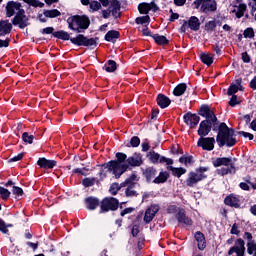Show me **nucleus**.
<instances>
[{"mask_svg": "<svg viewBox=\"0 0 256 256\" xmlns=\"http://www.w3.org/2000/svg\"><path fill=\"white\" fill-rule=\"evenodd\" d=\"M198 147H202L204 151H213L215 149V138L208 137V138H199L197 142Z\"/></svg>", "mask_w": 256, "mask_h": 256, "instance_id": "nucleus-13", "label": "nucleus"}, {"mask_svg": "<svg viewBox=\"0 0 256 256\" xmlns=\"http://www.w3.org/2000/svg\"><path fill=\"white\" fill-rule=\"evenodd\" d=\"M53 31H55L53 27H47L42 29L41 33L42 35H51V33L53 34Z\"/></svg>", "mask_w": 256, "mask_h": 256, "instance_id": "nucleus-63", "label": "nucleus"}, {"mask_svg": "<svg viewBox=\"0 0 256 256\" xmlns=\"http://www.w3.org/2000/svg\"><path fill=\"white\" fill-rule=\"evenodd\" d=\"M12 24L18 25L20 29H25L29 25V18L25 15V11H20V14H16L12 19Z\"/></svg>", "mask_w": 256, "mask_h": 256, "instance_id": "nucleus-14", "label": "nucleus"}, {"mask_svg": "<svg viewBox=\"0 0 256 256\" xmlns=\"http://www.w3.org/2000/svg\"><path fill=\"white\" fill-rule=\"evenodd\" d=\"M107 41H113L114 39H119V32L116 30H110L105 35Z\"/></svg>", "mask_w": 256, "mask_h": 256, "instance_id": "nucleus-41", "label": "nucleus"}, {"mask_svg": "<svg viewBox=\"0 0 256 256\" xmlns=\"http://www.w3.org/2000/svg\"><path fill=\"white\" fill-rule=\"evenodd\" d=\"M215 27H217V23L215 21H209L205 25L206 31H215Z\"/></svg>", "mask_w": 256, "mask_h": 256, "instance_id": "nucleus-53", "label": "nucleus"}, {"mask_svg": "<svg viewBox=\"0 0 256 256\" xmlns=\"http://www.w3.org/2000/svg\"><path fill=\"white\" fill-rule=\"evenodd\" d=\"M168 171L172 172V175L174 177H177L179 179V177H181V175H185V173H187V169L180 167V168H175L173 166H168L167 167Z\"/></svg>", "mask_w": 256, "mask_h": 256, "instance_id": "nucleus-29", "label": "nucleus"}, {"mask_svg": "<svg viewBox=\"0 0 256 256\" xmlns=\"http://www.w3.org/2000/svg\"><path fill=\"white\" fill-rule=\"evenodd\" d=\"M204 117H206L207 121H209L210 123H215L217 121V116H215V113H213V111L211 110L208 113V115Z\"/></svg>", "mask_w": 256, "mask_h": 256, "instance_id": "nucleus-54", "label": "nucleus"}, {"mask_svg": "<svg viewBox=\"0 0 256 256\" xmlns=\"http://www.w3.org/2000/svg\"><path fill=\"white\" fill-rule=\"evenodd\" d=\"M37 165H39L41 169H53V167L57 166V161L47 160V158H39Z\"/></svg>", "mask_w": 256, "mask_h": 256, "instance_id": "nucleus-21", "label": "nucleus"}, {"mask_svg": "<svg viewBox=\"0 0 256 256\" xmlns=\"http://www.w3.org/2000/svg\"><path fill=\"white\" fill-rule=\"evenodd\" d=\"M144 175L147 181H151V179H155V176L157 175V170L153 167H149L144 171Z\"/></svg>", "mask_w": 256, "mask_h": 256, "instance_id": "nucleus-33", "label": "nucleus"}, {"mask_svg": "<svg viewBox=\"0 0 256 256\" xmlns=\"http://www.w3.org/2000/svg\"><path fill=\"white\" fill-rule=\"evenodd\" d=\"M60 15H61V12L57 9L44 11V17H49L50 19L59 17Z\"/></svg>", "mask_w": 256, "mask_h": 256, "instance_id": "nucleus-40", "label": "nucleus"}, {"mask_svg": "<svg viewBox=\"0 0 256 256\" xmlns=\"http://www.w3.org/2000/svg\"><path fill=\"white\" fill-rule=\"evenodd\" d=\"M137 181V175L132 174L129 178H127L122 184L121 187H133L135 185V182Z\"/></svg>", "mask_w": 256, "mask_h": 256, "instance_id": "nucleus-37", "label": "nucleus"}, {"mask_svg": "<svg viewBox=\"0 0 256 256\" xmlns=\"http://www.w3.org/2000/svg\"><path fill=\"white\" fill-rule=\"evenodd\" d=\"M127 163L128 165H131V167H140V165H142L143 163V160L139 155H135V156L129 157L127 159Z\"/></svg>", "mask_w": 256, "mask_h": 256, "instance_id": "nucleus-30", "label": "nucleus"}, {"mask_svg": "<svg viewBox=\"0 0 256 256\" xmlns=\"http://www.w3.org/2000/svg\"><path fill=\"white\" fill-rule=\"evenodd\" d=\"M101 213H107V211H117L119 209V200L115 198H105L101 202Z\"/></svg>", "mask_w": 256, "mask_h": 256, "instance_id": "nucleus-9", "label": "nucleus"}, {"mask_svg": "<svg viewBox=\"0 0 256 256\" xmlns=\"http://www.w3.org/2000/svg\"><path fill=\"white\" fill-rule=\"evenodd\" d=\"M209 171V168L207 167H200L196 169L194 172H190L188 174V178L186 179V185L188 187H195L199 183V181H203V179H207V173Z\"/></svg>", "mask_w": 256, "mask_h": 256, "instance_id": "nucleus-5", "label": "nucleus"}, {"mask_svg": "<svg viewBox=\"0 0 256 256\" xmlns=\"http://www.w3.org/2000/svg\"><path fill=\"white\" fill-rule=\"evenodd\" d=\"M89 5L92 11H99V9H101V4L99 1H92Z\"/></svg>", "mask_w": 256, "mask_h": 256, "instance_id": "nucleus-55", "label": "nucleus"}, {"mask_svg": "<svg viewBox=\"0 0 256 256\" xmlns=\"http://www.w3.org/2000/svg\"><path fill=\"white\" fill-rule=\"evenodd\" d=\"M184 121L186 125L190 126V129H193L199 125V121H201V118L197 116L196 114L187 113L184 115Z\"/></svg>", "mask_w": 256, "mask_h": 256, "instance_id": "nucleus-18", "label": "nucleus"}, {"mask_svg": "<svg viewBox=\"0 0 256 256\" xmlns=\"http://www.w3.org/2000/svg\"><path fill=\"white\" fill-rule=\"evenodd\" d=\"M211 127H213V124L209 120L202 121L199 125L198 135L200 137H207L211 133Z\"/></svg>", "mask_w": 256, "mask_h": 256, "instance_id": "nucleus-17", "label": "nucleus"}, {"mask_svg": "<svg viewBox=\"0 0 256 256\" xmlns=\"http://www.w3.org/2000/svg\"><path fill=\"white\" fill-rule=\"evenodd\" d=\"M126 196L127 197H137V191L133 189V186H129L126 189Z\"/></svg>", "mask_w": 256, "mask_h": 256, "instance_id": "nucleus-56", "label": "nucleus"}, {"mask_svg": "<svg viewBox=\"0 0 256 256\" xmlns=\"http://www.w3.org/2000/svg\"><path fill=\"white\" fill-rule=\"evenodd\" d=\"M231 235H239L241 233V230H239V224L234 223L232 225V228L230 230Z\"/></svg>", "mask_w": 256, "mask_h": 256, "instance_id": "nucleus-57", "label": "nucleus"}, {"mask_svg": "<svg viewBox=\"0 0 256 256\" xmlns=\"http://www.w3.org/2000/svg\"><path fill=\"white\" fill-rule=\"evenodd\" d=\"M68 27L76 33H81L82 30L89 29L91 21L87 16H71L67 19Z\"/></svg>", "mask_w": 256, "mask_h": 256, "instance_id": "nucleus-4", "label": "nucleus"}, {"mask_svg": "<svg viewBox=\"0 0 256 256\" xmlns=\"http://www.w3.org/2000/svg\"><path fill=\"white\" fill-rule=\"evenodd\" d=\"M247 253L256 256V242H247Z\"/></svg>", "mask_w": 256, "mask_h": 256, "instance_id": "nucleus-43", "label": "nucleus"}, {"mask_svg": "<svg viewBox=\"0 0 256 256\" xmlns=\"http://www.w3.org/2000/svg\"><path fill=\"white\" fill-rule=\"evenodd\" d=\"M211 111V109H209V106H202L200 108V112L199 115H201V117H205L208 115V113Z\"/></svg>", "mask_w": 256, "mask_h": 256, "instance_id": "nucleus-59", "label": "nucleus"}, {"mask_svg": "<svg viewBox=\"0 0 256 256\" xmlns=\"http://www.w3.org/2000/svg\"><path fill=\"white\" fill-rule=\"evenodd\" d=\"M121 187L117 183H113L110 187V193L111 195H117Z\"/></svg>", "mask_w": 256, "mask_h": 256, "instance_id": "nucleus-52", "label": "nucleus"}, {"mask_svg": "<svg viewBox=\"0 0 256 256\" xmlns=\"http://www.w3.org/2000/svg\"><path fill=\"white\" fill-rule=\"evenodd\" d=\"M159 209L161 208L157 204H153L149 208H147L144 214V222L151 223L153 219H155V215L159 213Z\"/></svg>", "mask_w": 256, "mask_h": 256, "instance_id": "nucleus-15", "label": "nucleus"}, {"mask_svg": "<svg viewBox=\"0 0 256 256\" xmlns=\"http://www.w3.org/2000/svg\"><path fill=\"white\" fill-rule=\"evenodd\" d=\"M152 38L154 39L155 43H157V45H167L169 43L167 37L161 36L159 34L153 35Z\"/></svg>", "mask_w": 256, "mask_h": 256, "instance_id": "nucleus-34", "label": "nucleus"}, {"mask_svg": "<svg viewBox=\"0 0 256 256\" xmlns=\"http://www.w3.org/2000/svg\"><path fill=\"white\" fill-rule=\"evenodd\" d=\"M233 253H236V256H245V241L241 238H238L235 241V245L230 248L228 255L231 256Z\"/></svg>", "mask_w": 256, "mask_h": 256, "instance_id": "nucleus-12", "label": "nucleus"}, {"mask_svg": "<svg viewBox=\"0 0 256 256\" xmlns=\"http://www.w3.org/2000/svg\"><path fill=\"white\" fill-rule=\"evenodd\" d=\"M244 37L247 39H253V37H255V31H253V28H247L244 33H243Z\"/></svg>", "mask_w": 256, "mask_h": 256, "instance_id": "nucleus-50", "label": "nucleus"}, {"mask_svg": "<svg viewBox=\"0 0 256 256\" xmlns=\"http://www.w3.org/2000/svg\"><path fill=\"white\" fill-rule=\"evenodd\" d=\"M102 7H110L112 9V16L117 19L121 17V3L118 0H99Z\"/></svg>", "mask_w": 256, "mask_h": 256, "instance_id": "nucleus-8", "label": "nucleus"}, {"mask_svg": "<svg viewBox=\"0 0 256 256\" xmlns=\"http://www.w3.org/2000/svg\"><path fill=\"white\" fill-rule=\"evenodd\" d=\"M96 181L97 180L95 178H85L82 181V185H84V187H93V185H95Z\"/></svg>", "mask_w": 256, "mask_h": 256, "instance_id": "nucleus-47", "label": "nucleus"}, {"mask_svg": "<svg viewBox=\"0 0 256 256\" xmlns=\"http://www.w3.org/2000/svg\"><path fill=\"white\" fill-rule=\"evenodd\" d=\"M106 65H107L106 66L107 73H113V72L117 71V62H115L113 60H108Z\"/></svg>", "mask_w": 256, "mask_h": 256, "instance_id": "nucleus-42", "label": "nucleus"}, {"mask_svg": "<svg viewBox=\"0 0 256 256\" xmlns=\"http://www.w3.org/2000/svg\"><path fill=\"white\" fill-rule=\"evenodd\" d=\"M53 37H56V39H62L63 41H69V39H71V36L63 30L54 32Z\"/></svg>", "mask_w": 256, "mask_h": 256, "instance_id": "nucleus-35", "label": "nucleus"}, {"mask_svg": "<svg viewBox=\"0 0 256 256\" xmlns=\"http://www.w3.org/2000/svg\"><path fill=\"white\" fill-rule=\"evenodd\" d=\"M185 91H187V84L181 83L174 88L173 95H175V97H181Z\"/></svg>", "mask_w": 256, "mask_h": 256, "instance_id": "nucleus-32", "label": "nucleus"}, {"mask_svg": "<svg viewBox=\"0 0 256 256\" xmlns=\"http://www.w3.org/2000/svg\"><path fill=\"white\" fill-rule=\"evenodd\" d=\"M86 207L90 211H94V209H97L99 207V199L95 197H88L85 199Z\"/></svg>", "mask_w": 256, "mask_h": 256, "instance_id": "nucleus-27", "label": "nucleus"}, {"mask_svg": "<svg viewBox=\"0 0 256 256\" xmlns=\"http://www.w3.org/2000/svg\"><path fill=\"white\" fill-rule=\"evenodd\" d=\"M9 227H13V225L12 224L6 225L5 221L0 219V231H1V233H4V234L9 233Z\"/></svg>", "mask_w": 256, "mask_h": 256, "instance_id": "nucleus-45", "label": "nucleus"}, {"mask_svg": "<svg viewBox=\"0 0 256 256\" xmlns=\"http://www.w3.org/2000/svg\"><path fill=\"white\" fill-rule=\"evenodd\" d=\"M0 196L4 201H7V199L11 197V192L7 188H3L0 186Z\"/></svg>", "mask_w": 256, "mask_h": 256, "instance_id": "nucleus-44", "label": "nucleus"}, {"mask_svg": "<svg viewBox=\"0 0 256 256\" xmlns=\"http://www.w3.org/2000/svg\"><path fill=\"white\" fill-rule=\"evenodd\" d=\"M12 193L13 195H18V197H21L23 195V189L17 186H13Z\"/></svg>", "mask_w": 256, "mask_h": 256, "instance_id": "nucleus-60", "label": "nucleus"}, {"mask_svg": "<svg viewBox=\"0 0 256 256\" xmlns=\"http://www.w3.org/2000/svg\"><path fill=\"white\" fill-rule=\"evenodd\" d=\"M195 240L197 241L198 249L203 251L207 247V241L205 240V234L201 231L195 233Z\"/></svg>", "mask_w": 256, "mask_h": 256, "instance_id": "nucleus-24", "label": "nucleus"}, {"mask_svg": "<svg viewBox=\"0 0 256 256\" xmlns=\"http://www.w3.org/2000/svg\"><path fill=\"white\" fill-rule=\"evenodd\" d=\"M137 181V175L132 174L129 178H127L122 184L121 187H133L135 185V182Z\"/></svg>", "mask_w": 256, "mask_h": 256, "instance_id": "nucleus-38", "label": "nucleus"}, {"mask_svg": "<svg viewBox=\"0 0 256 256\" xmlns=\"http://www.w3.org/2000/svg\"><path fill=\"white\" fill-rule=\"evenodd\" d=\"M150 20L151 18L149 17V15H146L136 18V23L137 25H143V23H149Z\"/></svg>", "mask_w": 256, "mask_h": 256, "instance_id": "nucleus-48", "label": "nucleus"}, {"mask_svg": "<svg viewBox=\"0 0 256 256\" xmlns=\"http://www.w3.org/2000/svg\"><path fill=\"white\" fill-rule=\"evenodd\" d=\"M13 31V24L9 22V20H1L0 21V37H5V35H9Z\"/></svg>", "mask_w": 256, "mask_h": 256, "instance_id": "nucleus-20", "label": "nucleus"}, {"mask_svg": "<svg viewBox=\"0 0 256 256\" xmlns=\"http://www.w3.org/2000/svg\"><path fill=\"white\" fill-rule=\"evenodd\" d=\"M241 78L235 80V84H231V86L228 88V95H235L237 91L242 90L241 86Z\"/></svg>", "mask_w": 256, "mask_h": 256, "instance_id": "nucleus-28", "label": "nucleus"}, {"mask_svg": "<svg viewBox=\"0 0 256 256\" xmlns=\"http://www.w3.org/2000/svg\"><path fill=\"white\" fill-rule=\"evenodd\" d=\"M139 226L138 225H134L132 227L131 233L133 235V237H137V235H139Z\"/></svg>", "mask_w": 256, "mask_h": 256, "instance_id": "nucleus-64", "label": "nucleus"}, {"mask_svg": "<svg viewBox=\"0 0 256 256\" xmlns=\"http://www.w3.org/2000/svg\"><path fill=\"white\" fill-rule=\"evenodd\" d=\"M213 165L215 167H221L217 170L218 175H221V177H225V175H235L237 173V168L235 167V163H233V159L223 157V158H216L213 160Z\"/></svg>", "mask_w": 256, "mask_h": 256, "instance_id": "nucleus-3", "label": "nucleus"}, {"mask_svg": "<svg viewBox=\"0 0 256 256\" xmlns=\"http://www.w3.org/2000/svg\"><path fill=\"white\" fill-rule=\"evenodd\" d=\"M116 157L118 159V161H110L106 164H103V168L107 169V171L113 173V175H115V177L117 179H119V177H121L129 168V164L127 163H123L125 161V159H127V154L118 152L116 153Z\"/></svg>", "mask_w": 256, "mask_h": 256, "instance_id": "nucleus-1", "label": "nucleus"}, {"mask_svg": "<svg viewBox=\"0 0 256 256\" xmlns=\"http://www.w3.org/2000/svg\"><path fill=\"white\" fill-rule=\"evenodd\" d=\"M216 141L219 147H223L224 145H227V147H233L235 143H237V139L235 138V130L229 128L227 124L221 123Z\"/></svg>", "mask_w": 256, "mask_h": 256, "instance_id": "nucleus-2", "label": "nucleus"}, {"mask_svg": "<svg viewBox=\"0 0 256 256\" xmlns=\"http://www.w3.org/2000/svg\"><path fill=\"white\" fill-rule=\"evenodd\" d=\"M111 13H113V8H111V6L106 10H102V16L104 19H109V17H111Z\"/></svg>", "mask_w": 256, "mask_h": 256, "instance_id": "nucleus-58", "label": "nucleus"}, {"mask_svg": "<svg viewBox=\"0 0 256 256\" xmlns=\"http://www.w3.org/2000/svg\"><path fill=\"white\" fill-rule=\"evenodd\" d=\"M169 179V173L167 172H160L159 176H157L154 180L153 183H165Z\"/></svg>", "mask_w": 256, "mask_h": 256, "instance_id": "nucleus-39", "label": "nucleus"}, {"mask_svg": "<svg viewBox=\"0 0 256 256\" xmlns=\"http://www.w3.org/2000/svg\"><path fill=\"white\" fill-rule=\"evenodd\" d=\"M244 239H247L248 243H255V240H253V234H251V232H245Z\"/></svg>", "mask_w": 256, "mask_h": 256, "instance_id": "nucleus-62", "label": "nucleus"}, {"mask_svg": "<svg viewBox=\"0 0 256 256\" xmlns=\"http://www.w3.org/2000/svg\"><path fill=\"white\" fill-rule=\"evenodd\" d=\"M157 103L161 109H166V107L171 105V99L163 94H159L157 97Z\"/></svg>", "mask_w": 256, "mask_h": 256, "instance_id": "nucleus-26", "label": "nucleus"}, {"mask_svg": "<svg viewBox=\"0 0 256 256\" xmlns=\"http://www.w3.org/2000/svg\"><path fill=\"white\" fill-rule=\"evenodd\" d=\"M147 157L151 163L157 164V163H166V165H173V159L166 158L165 156H161L159 153H156L155 151H150L147 154Z\"/></svg>", "mask_w": 256, "mask_h": 256, "instance_id": "nucleus-10", "label": "nucleus"}, {"mask_svg": "<svg viewBox=\"0 0 256 256\" xmlns=\"http://www.w3.org/2000/svg\"><path fill=\"white\" fill-rule=\"evenodd\" d=\"M239 101H237V95H232L230 101H229V105L230 107H235V105H239Z\"/></svg>", "mask_w": 256, "mask_h": 256, "instance_id": "nucleus-61", "label": "nucleus"}, {"mask_svg": "<svg viewBox=\"0 0 256 256\" xmlns=\"http://www.w3.org/2000/svg\"><path fill=\"white\" fill-rule=\"evenodd\" d=\"M70 41L73 45H78V47H93V45H97V40L94 38H87L83 34L71 38Z\"/></svg>", "mask_w": 256, "mask_h": 256, "instance_id": "nucleus-7", "label": "nucleus"}, {"mask_svg": "<svg viewBox=\"0 0 256 256\" xmlns=\"http://www.w3.org/2000/svg\"><path fill=\"white\" fill-rule=\"evenodd\" d=\"M232 13H235L237 19H241L247 11V4L243 3V0H235V5L233 6Z\"/></svg>", "mask_w": 256, "mask_h": 256, "instance_id": "nucleus-16", "label": "nucleus"}, {"mask_svg": "<svg viewBox=\"0 0 256 256\" xmlns=\"http://www.w3.org/2000/svg\"><path fill=\"white\" fill-rule=\"evenodd\" d=\"M137 181V175L132 174L129 178H127L122 184L121 187H133L135 185V182Z\"/></svg>", "mask_w": 256, "mask_h": 256, "instance_id": "nucleus-36", "label": "nucleus"}, {"mask_svg": "<svg viewBox=\"0 0 256 256\" xmlns=\"http://www.w3.org/2000/svg\"><path fill=\"white\" fill-rule=\"evenodd\" d=\"M33 139H35V136L29 135V133L27 132H24L22 134V140L24 141V143H29V145H31L33 143Z\"/></svg>", "mask_w": 256, "mask_h": 256, "instance_id": "nucleus-46", "label": "nucleus"}, {"mask_svg": "<svg viewBox=\"0 0 256 256\" xmlns=\"http://www.w3.org/2000/svg\"><path fill=\"white\" fill-rule=\"evenodd\" d=\"M131 147H139L141 145V139L137 136H133L130 140Z\"/></svg>", "mask_w": 256, "mask_h": 256, "instance_id": "nucleus-51", "label": "nucleus"}, {"mask_svg": "<svg viewBox=\"0 0 256 256\" xmlns=\"http://www.w3.org/2000/svg\"><path fill=\"white\" fill-rule=\"evenodd\" d=\"M151 9H153V11H157V9H159L157 7V4H155V2H151V3H140L138 5V10L139 13H141V15H147V13H149L151 11Z\"/></svg>", "mask_w": 256, "mask_h": 256, "instance_id": "nucleus-19", "label": "nucleus"}, {"mask_svg": "<svg viewBox=\"0 0 256 256\" xmlns=\"http://www.w3.org/2000/svg\"><path fill=\"white\" fill-rule=\"evenodd\" d=\"M176 219L179 223H183L184 225H193V220L185 215V210L180 209L176 214Z\"/></svg>", "mask_w": 256, "mask_h": 256, "instance_id": "nucleus-23", "label": "nucleus"}, {"mask_svg": "<svg viewBox=\"0 0 256 256\" xmlns=\"http://www.w3.org/2000/svg\"><path fill=\"white\" fill-rule=\"evenodd\" d=\"M21 11H25L21 8V3L15 1H9L6 5V17H13V15H20Z\"/></svg>", "mask_w": 256, "mask_h": 256, "instance_id": "nucleus-11", "label": "nucleus"}, {"mask_svg": "<svg viewBox=\"0 0 256 256\" xmlns=\"http://www.w3.org/2000/svg\"><path fill=\"white\" fill-rule=\"evenodd\" d=\"M200 59H201L202 63H204V65H207L208 67L210 65H213V54L202 52L200 54Z\"/></svg>", "mask_w": 256, "mask_h": 256, "instance_id": "nucleus-31", "label": "nucleus"}, {"mask_svg": "<svg viewBox=\"0 0 256 256\" xmlns=\"http://www.w3.org/2000/svg\"><path fill=\"white\" fill-rule=\"evenodd\" d=\"M194 9H199L201 13H213L217 11V2L215 0H195Z\"/></svg>", "mask_w": 256, "mask_h": 256, "instance_id": "nucleus-6", "label": "nucleus"}, {"mask_svg": "<svg viewBox=\"0 0 256 256\" xmlns=\"http://www.w3.org/2000/svg\"><path fill=\"white\" fill-rule=\"evenodd\" d=\"M180 163H184V165H187L188 163H193V156H182L179 158Z\"/></svg>", "mask_w": 256, "mask_h": 256, "instance_id": "nucleus-49", "label": "nucleus"}, {"mask_svg": "<svg viewBox=\"0 0 256 256\" xmlns=\"http://www.w3.org/2000/svg\"><path fill=\"white\" fill-rule=\"evenodd\" d=\"M187 23L191 31H199V29L201 28V22L196 16H191Z\"/></svg>", "mask_w": 256, "mask_h": 256, "instance_id": "nucleus-25", "label": "nucleus"}, {"mask_svg": "<svg viewBox=\"0 0 256 256\" xmlns=\"http://www.w3.org/2000/svg\"><path fill=\"white\" fill-rule=\"evenodd\" d=\"M225 205H228L229 207H235V209H239L241 207V201L239 198L235 195H229L224 200Z\"/></svg>", "mask_w": 256, "mask_h": 256, "instance_id": "nucleus-22", "label": "nucleus"}]
</instances>
